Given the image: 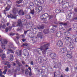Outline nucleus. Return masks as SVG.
<instances>
[{"label": "nucleus", "instance_id": "obj_45", "mask_svg": "<svg viewBox=\"0 0 77 77\" xmlns=\"http://www.w3.org/2000/svg\"><path fill=\"white\" fill-rule=\"evenodd\" d=\"M29 31H30V30H28L26 31H24V33L25 34H26V33H27V32H29Z\"/></svg>", "mask_w": 77, "mask_h": 77}, {"label": "nucleus", "instance_id": "obj_31", "mask_svg": "<svg viewBox=\"0 0 77 77\" xmlns=\"http://www.w3.org/2000/svg\"><path fill=\"white\" fill-rule=\"evenodd\" d=\"M65 71L66 72H68L69 71V68L68 67H66L65 69Z\"/></svg>", "mask_w": 77, "mask_h": 77}, {"label": "nucleus", "instance_id": "obj_37", "mask_svg": "<svg viewBox=\"0 0 77 77\" xmlns=\"http://www.w3.org/2000/svg\"><path fill=\"white\" fill-rule=\"evenodd\" d=\"M73 26L74 28H77V24L75 23L74 24Z\"/></svg>", "mask_w": 77, "mask_h": 77}, {"label": "nucleus", "instance_id": "obj_1", "mask_svg": "<svg viewBox=\"0 0 77 77\" xmlns=\"http://www.w3.org/2000/svg\"><path fill=\"white\" fill-rule=\"evenodd\" d=\"M50 44H47L44 45L43 46H42L40 48H38L37 50V52L39 53V54H41V51H42V53L43 55H45L47 53V50H48L49 48L48 47L50 46Z\"/></svg>", "mask_w": 77, "mask_h": 77}, {"label": "nucleus", "instance_id": "obj_36", "mask_svg": "<svg viewBox=\"0 0 77 77\" xmlns=\"http://www.w3.org/2000/svg\"><path fill=\"white\" fill-rule=\"evenodd\" d=\"M35 12V11H34V10H33L32 11H31V14H32V15H33L34 14V13Z\"/></svg>", "mask_w": 77, "mask_h": 77}, {"label": "nucleus", "instance_id": "obj_11", "mask_svg": "<svg viewBox=\"0 0 77 77\" xmlns=\"http://www.w3.org/2000/svg\"><path fill=\"white\" fill-rule=\"evenodd\" d=\"M38 3H44L45 0H35Z\"/></svg>", "mask_w": 77, "mask_h": 77}, {"label": "nucleus", "instance_id": "obj_61", "mask_svg": "<svg viewBox=\"0 0 77 77\" xmlns=\"http://www.w3.org/2000/svg\"><path fill=\"white\" fill-rule=\"evenodd\" d=\"M19 69H17V70H18V71H20V69H21L20 68V67H19Z\"/></svg>", "mask_w": 77, "mask_h": 77}, {"label": "nucleus", "instance_id": "obj_8", "mask_svg": "<svg viewBox=\"0 0 77 77\" xmlns=\"http://www.w3.org/2000/svg\"><path fill=\"white\" fill-rule=\"evenodd\" d=\"M10 8H11V7H10V6L9 5H8L7 8H5V9H6V11L5 10H4V13L6 15V11H9V9H10Z\"/></svg>", "mask_w": 77, "mask_h": 77}, {"label": "nucleus", "instance_id": "obj_59", "mask_svg": "<svg viewBox=\"0 0 77 77\" xmlns=\"http://www.w3.org/2000/svg\"><path fill=\"white\" fill-rule=\"evenodd\" d=\"M8 2L10 4H11V3H12V2H11V1H10V0H8Z\"/></svg>", "mask_w": 77, "mask_h": 77}, {"label": "nucleus", "instance_id": "obj_51", "mask_svg": "<svg viewBox=\"0 0 77 77\" xmlns=\"http://www.w3.org/2000/svg\"><path fill=\"white\" fill-rule=\"evenodd\" d=\"M50 0L53 3H54V2H56V0Z\"/></svg>", "mask_w": 77, "mask_h": 77}, {"label": "nucleus", "instance_id": "obj_21", "mask_svg": "<svg viewBox=\"0 0 77 77\" xmlns=\"http://www.w3.org/2000/svg\"><path fill=\"white\" fill-rule=\"evenodd\" d=\"M43 16H44L45 19L47 18V17H48V15L47 13H45L43 14Z\"/></svg>", "mask_w": 77, "mask_h": 77}, {"label": "nucleus", "instance_id": "obj_12", "mask_svg": "<svg viewBox=\"0 0 77 77\" xmlns=\"http://www.w3.org/2000/svg\"><path fill=\"white\" fill-rule=\"evenodd\" d=\"M66 50H67V49L66 48H62L61 49V51H62V53H66Z\"/></svg>", "mask_w": 77, "mask_h": 77}, {"label": "nucleus", "instance_id": "obj_5", "mask_svg": "<svg viewBox=\"0 0 77 77\" xmlns=\"http://www.w3.org/2000/svg\"><path fill=\"white\" fill-rule=\"evenodd\" d=\"M42 9V7L41 6L35 8V11L37 12H40Z\"/></svg>", "mask_w": 77, "mask_h": 77}, {"label": "nucleus", "instance_id": "obj_44", "mask_svg": "<svg viewBox=\"0 0 77 77\" xmlns=\"http://www.w3.org/2000/svg\"><path fill=\"white\" fill-rule=\"evenodd\" d=\"M17 72V69L15 70H14V69H12V72Z\"/></svg>", "mask_w": 77, "mask_h": 77}, {"label": "nucleus", "instance_id": "obj_43", "mask_svg": "<svg viewBox=\"0 0 77 77\" xmlns=\"http://www.w3.org/2000/svg\"><path fill=\"white\" fill-rule=\"evenodd\" d=\"M28 0H25V4H27V3H28Z\"/></svg>", "mask_w": 77, "mask_h": 77}, {"label": "nucleus", "instance_id": "obj_25", "mask_svg": "<svg viewBox=\"0 0 77 77\" xmlns=\"http://www.w3.org/2000/svg\"><path fill=\"white\" fill-rule=\"evenodd\" d=\"M56 72H55L54 73V77H59V76L57 75H59V74H56Z\"/></svg>", "mask_w": 77, "mask_h": 77}, {"label": "nucleus", "instance_id": "obj_52", "mask_svg": "<svg viewBox=\"0 0 77 77\" xmlns=\"http://www.w3.org/2000/svg\"><path fill=\"white\" fill-rule=\"evenodd\" d=\"M30 64L31 65H33V62L32 61H31Z\"/></svg>", "mask_w": 77, "mask_h": 77}, {"label": "nucleus", "instance_id": "obj_58", "mask_svg": "<svg viewBox=\"0 0 77 77\" xmlns=\"http://www.w3.org/2000/svg\"><path fill=\"white\" fill-rule=\"evenodd\" d=\"M64 23L63 22H61L60 23V24H62V25H63Z\"/></svg>", "mask_w": 77, "mask_h": 77}, {"label": "nucleus", "instance_id": "obj_60", "mask_svg": "<svg viewBox=\"0 0 77 77\" xmlns=\"http://www.w3.org/2000/svg\"><path fill=\"white\" fill-rule=\"evenodd\" d=\"M42 77H47V76L45 75H42Z\"/></svg>", "mask_w": 77, "mask_h": 77}, {"label": "nucleus", "instance_id": "obj_62", "mask_svg": "<svg viewBox=\"0 0 77 77\" xmlns=\"http://www.w3.org/2000/svg\"><path fill=\"white\" fill-rule=\"evenodd\" d=\"M63 25H64V26H66V25H67V23H64V24Z\"/></svg>", "mask_w": 77, "mask_h": 77}, {"label": "nucleus", "instance_id": "obj_55", "mask_svg": "<svg viewBox=\"0 0 77 77\" xmlns=\"http://www.w3.org/2000/svg\"><path fill=\"white\" fill-rule=\"evenodd\" d=\"M8 30H9V29H8V28H7L6 29H5V31L6 32H8Z\"/></svg>", "mask_w": 77, "mask_h": 77}, {"label": "nucleus", "instance_id": "obj_9", "mask_svg": "<svg viewBox=\"0 0 77 77\" xmlns=\"http://www.w3.org/2000/svg\"><path fill=\"white\" fill-rule=\"evenodd\" d=\"M18 24L17 26H19V27H22V23H21V21L20 19L18 20L17 22Z\"/></svg>", "mask_w": 77, "mask_h": 77}, {"label": "nucleus", "instance_id": "obj_63", "mask_svg": "<svg viewBox=\"0 0 77 77\" xmlns=\"http://www.w3.org/2000/svg\"><path fill=\"white\" fill-rule=\"evenodd\" d=\"M10 60H11L12 61V60H14V58H10Z\"/></svg>", "mask_w": 77, "mask_h": 77}, {"label": "nucleus", "instance_id": "obj_64", "mask_svg": "<svg viewBox=\"0 0 77 77\" xmlns=\"http://www.w3.org/2000/svg\"><path fill=\"white\" fill-rule=\"evenodd\" d=\"M22 40L23 41V42H24V41H26V39H22Z\"/></svg>", "mask_w": 77, "mask_h": 77}, {"label": "nucleus", "instance_id": "obj_41", "mask_svg": "<svg viewBox=\"0 0 77 77\" xmlns=\"http://www.w3.org/2000/svg\"><path fill=\"white\" fill-rule=\"evenodd\" d=\"M69 39V37H66L65 38V39L66 40H68Z\"/></svg>", "mask_w": 77, "mask_h": 77}, {"label": "nucleus", "instance_id": "obj_47", "mask_svg": "<svg viewBox=\"0 0 77 77\" xmlns=\"http://www.w3.org/2000/svg\"><path fill=\"white\" fill-rule=\"evenodd\" d=\"M69 17H71V13H70L68 14Z\"/></svg>", "mask_w": 77, "mask_h": 77}, {"label": "nucleus", "instance_id": "obj_49", "mask_svg": "<svg viewBox=\"0 0 77 77\" xmlns=\"http://www.w3.org/2000/svg\"><path fill=\"white\" fill-rule=\"evenodd\" d=\"M29 30V32H33V29L32 28H31L30 29V30Z\"/></svg>", "mask_w": 77, "mask_h": 77}, {"label": "nucleus", "instance_id": "obj_34", "mask_svg": "<svg viewBox=\"0 0 77 77\" xmlns=\"http://www.w3.org/2000/svg\"><path fill=\"white\" fill-rule=\"evenodd\" d=\"M68 33H69V32H65V35L66 36H68Z\"/></svg>", "mask_w": 77, "mask_h": 77}, {"label": "nucleus", "instance_id": "obj_15", "mask_svg": "<svg viewBox=\"0 0 77 77\" xmlns=\"http://www.w3.org/2000/svg\"><path fill=\"white\" fill-rule=\"evenodd\" d=\"M37 36L38 38H40L41 39L42 38V34L41 32H39L37 35Z\"/></svg>", "mask_w": 77, "mask_h": 77}, {"label": "nucleus", "instance_id": "obj_53", "mask_svg": "<svg viewBox=\"0 0 77 77\" xmlns=\"http://www.w3.org/2000/svg\"><path fill=\"white\" fill-rule=\"evenodd\" d=\"M21 70L22 71V72H24V68H22Z\"/></svg>", "mask_w": 77, "mask_h": 77}, {"label": "nucleus", "instance_id": "obj_4", "mask_svg": "<svg viewBox=\"0 0 77 77\" xmlns=\"http://www.w3.org/2000/svg\"><path fill=\"white\" fill-rule=\"evenodd\" d=\"M23 52L24 53L23 55L25 56H27L28 57L29 56V53L26 49H24L23 50Z\"/></svg>", "mask_w": 77, "mask_h": 77}, {"label": "nucleus", "instance_id": "obj_26", "mask_svg": "<svg viewBox=\"0 0 77 77\" xmlns=\"http://www.w3.org/2000/svg\"><path fill=\"white\" fill-rule=\"evenodd\" d=\"M13 12L14 14H17V11H15V8H14V9L13 10Z\"/></svg>", "mask_w": 77, "mask_h": 77}, {"label": "nucleus", "instance_id": "obj_24", "mask_svg": "<svg viewBox=\"0 0 77 77\" xmlns=\"http://www.w3.org/2000/svg\"><path fill=\"white\" fill-rule=\"evenodd\" d=\"M23 0H19V1L16 2L18 4H20V3H22V2H23Z\"/></svg>", "mask_w": 77, "mask_h": 77}, {"label": "nucleus", "instance_id": "obj_10", "mask_svg": "<svg viewBox=\"0 0 77 77\" xmlns=\"http://www.w3.org/2000/svg\"><path fill=\"white\" fill-rule=\"evenodd\" d=\"M18 14L20 15H24V12L23 10H20L18 12Z\"/></svg>", "mask_w": 77, "mask_h": 77}, {"label": "nucleus", "instance_id": "obj_50", "mask_svg": "<svg viewBox=\"0 0 77 77\" xmlns=\"http://www.w3.org/2000/svg\"><path fill=\"white\" fill-rule=\"evenodd\" d=\"M5 27H6V25L5 24L4 25L2 26V28L3 29H5Z\"/></svg>", "mask_w": 77, "mask_h": 77}, {"label": "nucleus", "instance_id": "obj_48", "mask_svg": "<svg viewBox=\"0 0 77 77\" xmlns=\"http://www.w3.org/2000/svg\"><path fill=\"white\" fill-rule=\"evenodd\" d=\"M32 75V73H31V72H30L29 73V75L30 76H31V75Z\"/></svg>", "mask_w": 77, "mask_h": 77}, {"label": "nucleus", "instance_id": "obj_2", "mask_svg": "<svg viewBox=\"0 0 77 77\" xmlns=\"http://www.w3.org/2000/svg\"><path fill=\"white\" fill-rule=\"evenodd\" d=\"M8 43V41L6 40H2L1 42L2 45H1L2 48H4V49H6L5 47V44H7Z\"/></svg>", "mask_w": 77, "mask_h": 77}, {"label": "nucleus", "instance_id": "obj_57", "mask_svg": "<svg viewBox=\"0 0 77 77\" xmlns=\"http://www.w3.org/2000/svg\"><path fill=\"white\" fill-rule=\"evenodd\" d=\"M3 53V50H0V53Z\"/></svg>", "mask_w": 77, "mask_h": 77}, {"label": "nucleus", "instance_id": "obj_6", "mask_svg": "<svg viewBox=\"0 0 77 77\" xmlns=\"http://www.w3.org/2000/svg\"><path fill=\"white\" fill-rule=\"evenodd\" d=\"M51 52V51H49L48 52V54L49 55V56L51 57H55V56H56V54H54V53H52L51 54H49L50 53H50Z\"/></svg>", "mask_w": 77, "mask_h": 77}, {"label": "nucleus", "instance_id": "obj_39", "mask_svg": "<svg viewBox=\"0 0 77 77\" xmlns=\"http://www.w3.org/2000/svg\"><path fill=\"white\" fill-rule=\"evenodd\" d=\"M28 44L27 43L26 44H23V46H26V47H27L28 45Z\"/></svg>", "mask_w": 77, "mask_h": 77}, {"label": "nucleus", "instance_id": "obj_20", "mask_svg": "<svg viewBox=\"0 0 77 77\" xmlns=\"http://www.w3.org/2000/svg\"><path fill=\"white\" fill-rule=\"evenodd\" d=\"M37 28L38 29H42L44 28V27L43 26H38L37 27Z\"/></svg>", "mask_w": 77, "mask_h": 77}, {"label": "nucleus", "instance_id": "obj_42", "mask_svg": "<svg viewBox=\"0 0 77 77\" xmlns=\"http://www.w3.org/2000/svg\"><path fill=\"white\" fill-rule=\"evenodd\" d=\"M51 32H54V30H55L54 29L52 28V29H51Z\"/></svg>", "mask_w": 77, "mask_h": 77}, {"label": "nucleus", "instance_id": "obj_30", "mask_svg": "<svg viewBox=\"0 0 77 77\" xmlns=\"http://www.w3.org/2000/svg\"><path fill=\"white\" fill-rule=\"evenodd\" d=\"M16 35H17L18 36H22L23 37H24V35H19V34H18V33H17L16 34Z\"/></svg>", "mask_w": 77, "mask_h": 77}, {"label": "nucleus", "instance_id": "obj_56", "mask_svg": "<svg viewBox=\"0 0 77 77\" xmlns=\"http://www.w3.org/2000/svg\"><path fill=\"white\" fill-rule=\"evenodd\" d=\"M7 66H8V68H11V65H10V64H8L7 65Z\"/></svg>", "mask_w": 77, "mask_h": 77}, {"label": "nucleus", "instance_id": "obj_19", "mask_svg": "<svg viewBox=\"0 0 77 77\" xmlns=\"http://www.w3.org/2000/svg\"><path fill=\"white\" fill-rule=\"evenodd\" d=\"M16 54H17L18 56H21V52L20 51H18H18H17L16 52Z\"/></svg>", "mask_w": 77, "mask_h": 77}, {"label": "nucleus", "instance_id": "obj_29", "mask_svg": "<svg viewBox=\"0 0 77 77\" xmlns=\"http://www.w3.org/2000/svg\"><path fill=\"white\" fill-rule=\"evenodd\" d=\"M7 71H8V70H7V69H5L3 72V73L4 74V75H5V74H6V72H7Z\"/></svg>", "mask_w": 77, "mask_h": 77}, {"label": "nucleus", "instance_id": "obj_13", "mask_svg": "<svg viewBox=\"0 0 77 77\" xmlns=\"http://www.w3.org/2000/svg\"><path fill=\"white\" fill-rule=\"evenodd\" d=\"M32 26H33V23L31 22L29 23L28 24V25L26 26V28L27 29L29 28V27H32Z\"/></svg>", "mask_w": 77, "mask_h": 77}, {"label": "nucleus", "instance_id": "obj_32", "mask_svg": "<svg viewBox=\"0 0 77 77\" xmlns=\"http://www.w3.org/2000/svg\"><path fill=\"white\" fill-rule=\"evenodd\" d=\"M40 18L42 20H43L44 18H45V17H44V16H43V15H42V16H40Z\"/></svg>", "mask_w": 77, "mask_h": 77}, {"label": "nucleus", "instance_id": "obj_17", "mask_svg": "<svg viewBox=\"0 0 77 77\" xmlns=\"http://www.w3.org/2000/svg\"><path fill=\"white\" fill-rule=\"evenodd\" d=\"M43 32L45 34H47V33H49V29H44Z\"/></svg>", "mask_w": 77, "mask_h": 77}, {"label": "nucleus", "instance_id": "obj_46", "mask_svg": "<svg viewBox=\"0 0 77 77\" xmlns=\"http://www.w3.org/2000/svg\"><path fill=\"white\" fill-rule=\"evenodd\" d=\"M10 57L11 58H14V56L12 54H10Z\"/></svg>", "mask_w": 77, "mask_h": 77}, {"label": "nucleus", "instance_id": "obj_18", "mask_svg": "<svg viewBox=\"0 0 77 77\" xmlns=\"http://www.w3.org/2000/svg\"><path fill=\"white\" fill-rule=\"evenodd\" d=\"M15 24H16V22H14V24H12V27H11L10 26H9V29H9L10 30H11V29H12V27H15Z\"/></svg>", "mask_w": 77, "mask_h": 77}, {"label": "nucleus", "instance_id": "obj_7", "mask_svg": "<svg viewBox=\"0 0 77 77\" xmlns=\"http://www.w3.org/2000/svg\"><path fill=\"white\" fill-rule=\"evenodd\" d=\"M8 18H14V19H16L17 18V16H14L12 14H11L10 15H8Z\"/></svg>", "mask_w": 77, "mask_h": 77}, {"label": "nucleus", "instance_id": "obj_3", "mask_svg": "<svg viewBox=\"0 0 77 77\" xmlns=\"http://www.w3.org/2000/svg\"><path fill=\"white\" fill-rule=\"evenodd\" d=\"M57 45L58 47H61L63 45V43L61 41H59L57 42Z\"/></svg>", "mask_w": 77, "mask_h": 77}, {"label": "nucleus", "instance_id": "obj_40", "mask_svg": "<svg viewBox=\"0 0 77 77\" xmlns=\"http://www.w3.org/2000/svg\"><path fill=\"white\" fill-rule=\"evenodd\" d=\"M29 5L31 6H33V3H32V2H31L30 3Z\"/></svg>", "mask_w": 77, "mask_h": 77}, {"label": "nucleus", "instance_id": "obj_16", "mask_svg": "<svg viewBox=\"0 0 77 77\" xmlns=\"http://www.w3.org/2000/svg\"><path fill=\"white\" fill-rule=\"evenodd\" d=\"M61 36V32L60 31H58V32L57 33V36L58 38L60 37Z\"/></svg>", "mask_w": 77, "mask_h": 77}, {"label": "nucleus", "instance_id": "obj_14", "mask_svg": "<svg viewBox=\"0 0 77 77\" xmlns=\"http://www.w3.org/2000/svg\"><path fill=\"white\" fill-rule=\"evenodd\" d=\"M72 54V53L70 51H68L67 52V54H66V56L67 57H71Z\"/></svg>", "mask_w": 77, "mask_h": 77}, {"label": "nucleus", "instance_id": "obj_23", "mask_svg": "<svg viewBox=\"0 0 77 77\" xmlns=\"http://www.w3.org/2000/svg\"><path fill=\"white\" fill-rule=\"evenodd\" d=\"M16 62L17 64H18V65L19 66H22V65L21 64V63H19V62H18V61H16Z\"/></svg>", "mask_w": 77, "mask_h": 77}, {"label": "nucleus", "instance_id": "obj_35", "mask_svg": "<svg viewBox=\"0 0 77 77\" xmlns=\"http://www.w3.org/2000/svg\"><path fill=\"white\" fill-rule=\"evenodd\" d=\"M59 3H62L63 2V0H59Z\"/></svg>", "mask_w": 77, "mask_h": 77}, {"label": "nucleus", "instance_id": "obj_28", "mask_svg": "<svg viewBox=\"0 0 77 77\" xmlns=\"http://www.w3.org/2000/svg\"><path fill=\"white\" fill-rule=\"evenodd\" d=\"M8 51H10L11 53H12L13 54H14V51L12 50L11 49H8Z\"/></svg>", "mask_w": 77, "mask_h": 77}, {"label": "nucleus", "instance_id": "obj_27", "mask_svg": "<svg viewBox=\"0 0 77 77\" xmlns=\"http://www.w3.org/2000/svg\"><path fill=\"white\" fill-rule=\"evenodd\" d=\"M26 17L27 19H30L31 18V17H30V16L29 15H26Z\"/></svg>", "mask_w": 77, "mask_h": 77}, {"label": "nucleus", "instance_id": "obj_22", "mask_svg": "<svg viewBox=\"0 0 77 77\" xmlns=\"http://www.w3.org/2000/svg\"><path fill=\"white\" fill-rule=\"evenodd\" d=\"M0 56L2 58H5L6 57V54H3L2 55H0Z\"/></svg>", "mask_w": 77, "mask_h": 77}, {"label": "nucleus", "instance_id": "obj_33", "mask_svg": "<svg viewBox=\"0 0 77 77\" xmlns=\"http://www.w3.org/2000/svg\"><path fill=\"white\" fill-rule=\"evenodd\" d=\"M28 72H29V70H28V69H26L25 71V74H28Z\"/></svg>", "mask_w": 77, "mask_h": 77}, {"label": "nucleus", "instance_id": "obj_54", "mask_svg": "<svg viewBox=\"0 0 77 77\" xmlns=\"http://www.w3.org/2000/svg\"><path fill=\"white\" fill-rule=\"evenodd\" d=\"M5 63L7 64V65H9V62H8V61H6L5 62Z\"/></svg>", "mask_w": 77, "mask_h": 77}, {"label": "nucleus", "instance_id": "obj_38", "mask_svg": "<svg viewBox=\"0 0 77 77\" xmlns=\"http://www.w3.org/2000/svg\"><path fill=\"white\" fill-rule=\"evenodd\" d=\"M63 9H66V10H67V9H68V7H67V6H66L64 8V7H63Z\"/></svg>", "mask_w": 77, "mask_h": 77}]
</instances>
